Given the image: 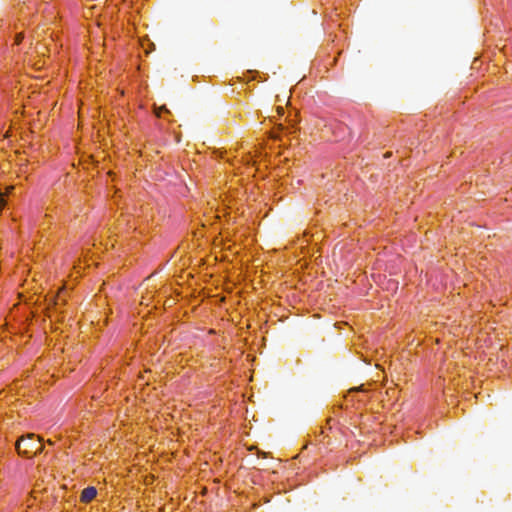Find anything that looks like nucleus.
Segmentation results:
<instances>
[{
	"label": "nucleus",
	"instance_id": "f257e3e1",
	"mask_svg": "<svg viewBox=\"0 0 512 512\" xmlns=\"http://www.w3.org/2000/svg\"><path fill=\"white\" fill-rule=\"evenodd\" d=\"M41 440L35 439L34 434H28L27 436L20 437L16 442V450L19 455H28L30 452L38 453L42 451V446H39L38 443Z\"/></svg>",
	"mask_w": 512,
	"mask_h": 512
},
{
	"label": "nucleus",
	"instance_id": "f03ea898",
	"mask_svg": "<svg viewBox=\"0 0 512 512\" xmlns=\"http://www.w3.org/2000/svg\"><path fill=\"white\" fill-rule=\"evenodd\" d=\"M96 495H97L96 488L93 486H89L82 491L80 498H81L82 502L88 503V502L92 501L96 497Z\"/></svg>",
	"mask_w": 512,
	"mask_h": 512
},
{
	"label": "nucleus",
	"instance_id": "7ed1b4c3",
	"mask_svg": "<svg viewBox=\"0 0 512 512\" xmlns=\"http://www.w3.org/2000/svg\"><path fill=\"white\" fill-rule=\"evenodd\" d=\"M163 111L168 112V110H167V108L165 106H162V107L158 108L156 110V115L160 116V113L163 112Z\"/></svg>",
	"mask_w": 512,
	"mask_h": 512
},
{
	"label": "nucleus",
	"instance_id": "20e7f679",
	"mask_svg": "<svg viewBox=\"0 0 512 512\" xmlns=\"http://www.w3.org/2000/svg\"><path fill=\"white\" fill-rule=\"evenodd\" d=\"M5 205V200L3 199V195L0 193V209H2Z\"/></svg>",
	"mask_w": 512,
	"mask_h": 512
},
{
	"label": "nucleus",
	"instance_id": "39448f33",
	"mask_svg": "<svg viewBox=\"0 0 512 512\" xmlns=\"http://www.w3.org/2000/svg\"><path fill=\"white\" fill-rule=\"evenodd\" d=\"M353 391H363V387L359 386L357 388H353V389L350 390V392H353Z\"/></svg>",
	"mask_w": 512,
	"mask_h": 512
},
{
	"label": "nucleus",
	"instance_id": "423d86ee",
	"mask_svg": "<svg viewBox=\"0 0 512 512\" xmlns=\"http://www.w3.org/2000/svg\"><path fill=\"white\" fill-rule=\"evenodd\" d=\"M277 112H278V114H283L284 113V109L282 107H278L277 108Z\"/></svg>",
	"mask_w": 512,
	"mask_h": 512
},
{
	"label": "nucleus",
	"instance_id": "0eeeda50",
	"mask_svg": "<svg viewBox=\"0 0 512 512\" xmlns=\"http://www.w3.org/2000/svg\"><path fill=\"white\" fill-rule=\"evenodd\" d=\"M16 40H17V43H19V41L21 40V37L18 36Z\"/></svg>",
	"mask_w": 512,
	"mask_h": 512
}]
</instances>
